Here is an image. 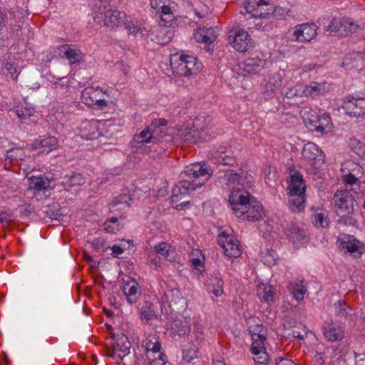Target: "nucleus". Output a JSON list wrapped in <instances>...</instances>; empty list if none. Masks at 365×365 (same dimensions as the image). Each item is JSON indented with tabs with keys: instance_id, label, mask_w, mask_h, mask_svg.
<instances>
[{
	"instance_id": "12",
	"label": "nucleus",
	"mask_w": 365,
	"mask_h": 365,
	"mask_svg": "<svg viewBox=\"0 0 365 365\" xmlns=\"http://www.w3.org/2000/svg\"><path fill=\"white\" fill-rule=\"evenodd\" d=\"M211 160L217 165L234 167L237 164L236 158L231 148L220 146L210 151Z\"/></svg>"
},
{
	"instance_id": "13",
	"label": "nucleus",
	"mask_w": 365,
	"mask_h": 365,
	"mask_svg": "<svg viewBox=\"0 0 365 365\" xmlns=\"http://www.w3.org/2000/svg\"><path fill=\"white\" fill-rule=\"evenodd\" d=\"M334 201L339 212L351 214L354 212L356 202L352 194L346 190H337L334 195Z\"/></svg>"
},
{
	"instance_id": "26",
	"label": "nucleus",
	"mask_w": 365,
	"mask_h": 365,
	"mask_svg": "<svg viewBox=\"0 0 365 365\" xmlns=\"http://www.w3.org/2000/svg\"><path fill=\"white\" fill-rule=\"evenodd\" d=\"M57 147V139L53 136L45 137L41 140L34 141L31 148L33 150H40L38 154L48 153L52 150L56 149Z\"/></svg>"
},
{
	"instance_id": "31",
	"label": "nucleus",
	"mask_w": 365,
	"mask_h": 365,
	"mask_svg": "<svg viewBox=\"0 0 365 365\" xmlns=\"http://www.w3.org/2000/svg\"><path fill=\"white\" fill-rule=\"evenodd\" d=\"M285 232L289 239L294 243L301 242L306 237V232L294 223L287 224Z\"/></svg>"
},
{
	"instance_id": "60",
	"label": "nucleus",
	"mask_w": 365,
	"mask_h": 365,
	"mask_svg": "<svg viewBox=\"0 0 365 365\" xmlns=\"http://www.w3.org/2000/svg\"><path fill=\"white\" fill-rule=\"evenodd\" d=\"M357 221L349 214L341 215L337 220V224L340 225H355Z\"/></svg>"
},
{
	"instance_id": "5",
	"label": "nucleus",
	"mask_w": 365,
	"mask_h": 365,
	"mask_svg": "<svg viewBox=\"0 0 365 365\" xmlns=\"http://www.w3.org/2000/svg\"><path fill=\"white\" fill-rule=\"evenodd\" d=\"M228 41L239 52H246L254 46V41L251 36L240 26H233L229 31Z\"/></svg>"
},
{
	"instance_id": "1",
	"label": "nucleus",
	"mask_w": 365,
	"mask_h": 365,
	"mask_svg": "<svg viewBox=\"0 0 365 365\" xmlns=\"http://www.w3.org/2000/svg\"><path fill=\"white\" fill-rule=\"evenodd\" d=\"M212 175V170L205 163L187 166L181 173L182 180L173 188L171 203L177 210H185L190 204V192L201 187Z\"/></svg>"
},
{
	"instance_id": "20",
	"label": "nucleus",
	"mask_w": 365,
	"mask_h": 365,
	"mask_svg": "<svg viewBox=\"0 0 365 365\" xmlns=\"http://www.w3.org/2000/svg\"><path fill=\"white\" fill-rule=\"evenodd\" d=\"M263 93L265 98H271L282 84V76L279 73L269 74L264 80Z\"/></svg>"
},
{
	"instance_id": "42",
	"label": "nucleus",
	"mask_w": 365,
	"mask_h": 365,
	"mask_svg": "<svg viewBox=\"0 0 365 365\" xmlns=\"http://www.w3.org/2000/svg\"><path fill=\"white\" fill-rule=\"evenodd\" d=\"M324 85L313 82L309 86H303V94L306 97L315 98L324 91Z\"/></svg>"
},
{
	"instance_id": "37",
	"label": "nucleus",
	"mask_w": 365,
	"mask_h": 365,
	"mask_svg": "<svg viewBox=\"0 0 365 365\" xmlns=\"http://www.w3.org/2000/svg\"><path fill=\"white\" fill-rule=\"evenodd\" d=\"M223 284L224 282L221 277L217 275L211 276L207 281V290L215 297H220L223 293Z\"/></svg>"
},
{
	"instance_id": "56",
	"label": "nucleus",
	"mask_w": 365,
	"mask_h": 365,
	"mask_svg": "<svg viewBox=\"0 0 365 365\" xmlns=\"http://www.w3.org/2000/svg\"><path fill=\"white\" fill-rule=\"evenodd\" d=\"M172 329L175 330L180 336L184 335L190 331V327L186 323L181 320L176 319L172 324Z\"/></svg>"
},
{
	"instance_id": "35",
	"label": "nucleus",
	"mask_w": 365,
	"mask_h": 365,
	"mask_svg": "<svg viewBox=\"0 0 365 365\" xmlns=\"http://www.w3.org/2000/svg\"><path fill=\"white\" fill-rule=\"evenodd\" d=\"M194 38L197 42L210 43L215 38V31L212 28H200L194 34Z\"/></svg>"
},
{
	"instance_id": "45",
	"label": "nucleus",
	"mask_w": 365,
	"mask_h": 365,
	"mask_svg": "<svg viewBox=\"0 0 365 365\" xmlns=\"http://www.w3.org/2000/svg\"><path fill=\"white\" fill-rule=\"evenodd\" d=\"M198 349L192 342H188L182 349V359L187 363H190L197 358Z\"/></svg>"
},
{
	"instance_id": "15",
	"label": "nucleus",
	"mask_w": 365,
	"mask_h": 365,
	"mask_svg": "<svg viewBox=\"0 0 365 365\" xmlns=\"http://www.w3.org/2000/svg\"><path fill=\"white\" fill-rule=\"evenodd\" d=\"M218 243L224 250L226 256L237 257L241 255L239 241L233 235L222 232L219 235Z\"/></svg>"
},
{
	"instance_id": "32",
	"label": "nucleus",
	"mask_w": 365,
	"mask_h": 365,
	"mask_svg": "<svg viewBox=\"0 0 365 365\" xmlns=\"http://www.w3.org/2000/svg\"><path fill=\"white\" fill-rule=\"evenodd\" d=\"M306 195L300 193H289V206L294 212H300L305 208Z\"/></svg>"
},
{
	"instance_id": "10",
	"label": "nucleus",
	"mask_w": 365,
	"mask_h": 365,
	"mask_svg": "<svg viewBox=\"0 0 365 365\" xmlns=\"http://www.w3.org/2000/svg\"><path fill=\"white\" fill-rule=\"evenodd\" d=\"M126 15L118 10H107L100 12L94 16L95 21L101 24L103 22L107 27L114 28L124 24Z\"/></svg>"
},
{
	"instance_id": "2",
	"label": "nucleus",
	"mask_w": 365,
	"mask_h": 365,
	"mask_svg": "<svg viewBox=\"0 0 365 365\" xmlns=\"http://www.w3.org/2000/svg\"><path fill=\"white\" fill-rule=\"evenodd\" d=\"M170 63L174 72L181 76L197 73L202 68V63L193 56L175 53L170 56Z\"/></svg>"
},
{
	"instance_id": "64",
	"label": "nucleus",
	"mask_w": 365,
	"mask_h": 365,
	"mask_svg": "<svg viewBox=\"0 0 365 365\" xmlns=\"http://www.w3.org/2000/svg\"><path fill=\"white\" fill-rule=\"evenodd\" d=\"M355 356V365H365V354L354 352Z\"/></svg>"
},
{
	"instance_id": "47",
	"label": "nucleus",
	"mask_w": 365,
	"mask_h": 365,
	"mask_svg": "<svg viewBox=\"0 0 365 365\" xmlns=\"http://www.w3.org/2000/svg\"><path fill=\"white\" fill-rule=\"evenodd\" d=\"M282 95L289 99L297 100L302 98L303 94V86L296 85L291 88H287L282 91Z\"/></svg>"
},
{
	"instance_id": "23",
	"label": "nucleus",
	"mask_w": 365,
	"mask_h": 365,
	"mask_svg": "<svg viewBox=\"0 0 365 365\" xmlns=\"http://www.w3.org/2000/svg\"><path fill=\"white\" fill-rule=\"evenodd\" d=\"M344 102V108L351 115L360 116L365 113V98H355L348 97Z\"/></svg>"
},
{
	"instance_id": "41",
	"label": "nucleus",
	"mask_w": 365,
	"mask_h": 365,
	"mask_svg": "<svg viewBox=\"0 0 365 365\" xmlns=\"http://www.w3.org/2000/svg\"><path fill=\"white\" fill-rule=\"evenodd\" d=\"M140 314L142 320L148 322L152 318L157 317L156 306L150 302H145L140 309Z\"/></svg>"
},
{
	"instance_id": "58",
	"label": "nucleus",
	"mask_w": 365,
	"mask_h": 365,
	"mask_svg": "<svg viewBox=\"0 0 365 365\" xmlns=\"http://www.w3.org/2000/svg\"><path fill=\"white\" fill-rule=\"evenodd\" d=\"M254 356V361L258 364L262 365H266L269 361V355L265 350L259 351V353L252 354Z\"/></svg>"
},
{
	"instance_id": "25",
	"label": "nucleus",
	"mask_w": 365,
	"mask_h": 365,
	"mask_svg": "<svg viewBox=\"0 0 365 365\" xmlns=\"http://www.w3.org/2000/svg\"><path fill=\"white\" fill-rule=\"evenodd\" d=\"M289 193L305 194L306 185L302 174L299 171H294L289 175Z\"/></svg>"
},
{
	"instance_id": "48",
	"label": "nucleus",
	"mask_w": 365,
	"mask_h": 365,
	"mask_svg": "<svg viewBox=\"0 0 365 365\" xmlns=\"http://www.w3.org/2000/svg\"><path fill=\"white\" fill-rule=\"evenodd\" d=\"M253 19V25L259 30L269 31L272 29V23L275 19H272V18L266 17H259L255 18Z\"/></svg>"
},
{
	"instance_id": "24",
	"label": "nucleus",
	"mask_w": 365,
	"mask_h": 365,
	"mask_svg": "<svg viewBox=\"0 0 365 365\" xmlns=\"http://www.w3.org/2000/svg\"><path fill=\"white\" fill-rule=\"evenodd\" d=\"M180 138L186 143L192 144L196 143L199 140H205L206 133L204 129L200 130L197 128H186L180 134Z\"/></svg>"
},
{
	"instance_id": "28",
	"label": "nucleus",
	"mask_w": 365,
	"mask_h": 365,
	"mask_svg": "<svg viewBox=\"0 0 365 365\" xmlns=\"http://www.w3.org/2000/svg\"><path fill=\"white\" fill-rule=\"evenodd\" d=\"M81 138L86 140H95L100 136L98 129V123L96 121H84L80 127V133Z\"/></svg>"
},
{
	"instance_id": "49",
	"label": "nucleus",
	"mask_w": 365,
	"mask_h": 365,
	"mask_svg": "<svg viewBox=\"0 0 365 365\" xmlns=\"http://www.w3.org/2000/svg\"><path fill=\"white\" fill-rule=\"evenodd\" d=\"M343 247L346 249L349 252L360 255L362 254L364 247L361 245V242L358 240H348L343 242Z\"/></svg>"
},
{
	"instance_id": "17",
	"label": "nucleus",
	"mask_w": 365,
	"mask_h": 365,
	"mask_svg": "<svg viewBox=\"0 0 365 365\" xmlns=\"http://www.w3.org/2000/svg\"><path fill=\"white\" fill-rule=\"evenodd\" d=\"M6 160H9L11 163H17L22 170L26 171L28 169L27 163H31L34 158L30 155H27L24 148H14L7 150Z\"/></svg>"
},
{
	"instance_id": "4",
	"label": "nucleus",
	"mask_w": 365,
	"mask_h": 365,
	"mask_svg": "<svg viewBox=\"0 0 365 365\" xmlns=\"http://www.w3.org/2000/svg\"><path fill=\"white\" fill-rule=\"evenodd\" d=\"M28 190L27 193L32 194V197L36 200H41L45 198L49 194V191L52 190L55 185L53 180L42 175H32L28 178Z\"/></svg>"
},
{
	"instance_id": "29",
	"label": "nucleus",
	"mask_w": 365,
	"mask_h": 365,
	"mask_svg": "<svg viewBox=\"0 0 365 365\" xmlns=\"http://www.w3.org/2000/svg\"><path fill=\"white\" fill-rule=\"evenodd\" d=\"M133 199L129 194H120L115 197L109 205L110 212L123 210L130 206Z\"/></svg>"
},
{
	"instance_id": "22",
	"label": "nucleus",
	"mask_w": 365,
	"mask_h": 365,
	"mask_svg": "<svg viewBox=\"0 0 365 365\" xmlns=\"http://www.w3.org/2000/svg\"><path fill=\"white\" fill-rule=\"evenodd\" d=\"M265 62L259 58H249L240 64L244 75H254L259 73L264 68Z\"/></svg>"
},
{
	"instance_id": "55",
	"label": "nucleus",
	"mask_w": 365,
	"mask_h": 365,
	"mask_svg": "<svg viewBox=\"0 0 365 365\" xmlns=\"http://www.w3.org/2000/svg\"><path fill=\"white\" fill-rule=\"evenodd\" d=\"M341 27H342V19L337 20L336 19H333L327 26L326 31H329L331 34H334L335 36H341L340 31Z\"/></svg>"
},
{
	"instance_id": "8",
	"label": "nucleus",
	"mask_w": 365,
	"mask_h": 365,
	"mask_svg": "<svg viewBox=\"0 0 365 365\" xmlns=\"http://www.w3.org/2000/svg\"><path fill=\"white\" fill-rule=\"evenodd\" d=\"M254 197L245 190L237 189L232 190L229 197V202L234 214L240 217L243 215L242 210L250 205Z\"/></svg>"
},
{
	"instance_id": "38",
	"label": "nucleus",
	"mask_w": 365,
	"mask_h": 365,
	"mask_svg": "<svg viewBox=\"0 0 365 365\" xmlns=\"http://www.w3.org/2000/svg\"><path fill=\"white\" fill-rule=\"evenodd\" d=\"M173 37L174 29L171 26H159L155 38L159 44L165 45L170 42Z\"/></svg>"
},
{
	"instance_id": "51",
	"label": "nucleus",
	"mask_w": 365,
	"mask_h": 365,
	"mask_svg": "<svg viewBox=\"0 0 365 365\" xmlns=\"http://www.w3.org/2000/svg\"><path fill=\"white\" fill-rule=\"evenodd\" d=\"M335 312L339 316L346 318L351 312V308L344 302L339 300L334 304Z\"/></svg>"
},
{
	"instance_id": "63",
	"label": "nucleus",
	"mask_w": 365,
	"mask_h": 365,
	"mask_svg": "<svg viewBox=\"0 0 365 365\" xmlns=\"http://www.w3.org/2000/svg\"><path fill=\"white\" fill-rule=\"evenodd\" d=\"M327 357L323 353H317L313 357L312 363L313 365H324Z\"/></svg>"
},
{
	"instance_id": "62",
	"label": "nucleus",
	"mask_w": 365,
	"mask_h": 365,
	"mask_svg": "<svg viewBox=\"0 0 365 365\" xmlns=\"http://www.w3.org/2000/svg\"><path fill=\"white\" fill-rule=\"evenodd\" d=\"M150 6L153 9L156 11L158 14L163 10L164 7L168 6L165 4L164 0H151Z\"/></svg>"
},
{
	"instance_id": "6",
	"label": "nucleus",
	"mask_w": 365,
	"mask_h": 365,
	"mask_svg": "<svg viewBox=\"0 0 365 365\" xmlns=\"http://www.w3.org/2000/svg\"><path fill=\"white\" fill-rule=\"evenodd\" d=\"M245 10L248 17L247 21L251 19L266 17L275 19L274 9L263 0H246L245 2Z\"/></svg>"
},
{
	"instance_id": "34",
	"label": "nucleus",
	"mask_w": 365,
	"mask_h": 365,
	"mask_svg": "<svg viewBox=\"0 0 365 365\" xmlns=\"http://www.w3.org/2000/svg\"><path fill=\"white\" fill-rule=\"evenodd\" d=\"M221 182L228 186L235 185H243L245 178L242 173L234 172L232 170H227L223 176L220 178Z\"/></svg>"
},
{
	"instance_id": "53",
	"label": "nucleus",
	"mask_w": 365,
	"mask_h": 365,
	"mask_svg": "<svg viewBox=\"0 0 365 365\" xmlns=\"http://www.w3.org/2000/svg\"><path fill=\"white\" fill-rule=\"evenodd\" d=\"M250 331L251 333L252 339L256 338L257 340L259 339H263L267 337V329L262 324H256L253 326Z\"/></svg>"
},
{
	"instance_id": "27",
	"label": "nucleus",
	"mask_w": 365,
	"mask_h": 365,
	"mask_svg": "<svg viewBox=\"0 0 365 365\" xmlns=\"http://www.w3.org/2000/svg\"><path fill=\"white\" fill-rule=\"evenodd\" d=\"M246 209L243 210V215L242 217L249 221L259 220L264 215L263 207L261 203L255 199L250 202V205L247 206Z\"/></svg>"
},
{
	"instance_id": "21",
	"label": "nucleus",
	"mask_w": 365,
	"mask_h": 365,
	"mask_svg": "<svg viewBox=\"0 0 365 365\" xmlns=\"http://www.w3.org/2000/svg\"><path fill=\"white\" fill-rule=\"evenodd\" d=\"M122 291L123 294L126 297L128 303L133 304L137 302L138 296L140 294V287L135 279L128 277L127 279H124L123 281Z\"/></svg>"
},
{
	"instance_id": "36",
	"label": "nucleus",
	"mask_w": 365,
	"mask_h": 365,
	"mask_svg": "<svg viewBox=\"0 0 365 365\" xmlns=\"http://www.w3.org/2000/svg\"><path fill=\"white\" fill-rule=\"evenodd\" d=\"M86 182V178L81 173H73L71 175H66L63 178L61 185L63 189L68 190L73 186L82 185Z\"/></svg>"
},
{
	"instance_id": "19",
	"label": "nucleus",
	"mask_w": 365,
	"mask_h": 365,
	"mask_svg": "<svg viewBox=\"0 0 365 365\" xmlns=\"http://www.w3.org/2000/svg\"><path fill=\"white\" fill-rule=\"evenodd\" d=\"M302 155L305 160L314 166L324 163V155L319 147L314 143H307L304 145Z\"/></svg>"
},
{
	"instance_id": "46",
	"label": "nucleus",
	"mask_w": 365,
	"mask_h": 365,
	"mask_svg": "<svg viewBox=\"0 0 365 365\" xmlns=\"http://www.w3.org/2000/svg\"><path fill=\"white\" fill-rule=\"evenodd\" d=\"M1 73L13 80H16L19 74L16 64L9 61L4 62L2 64Z\"/></svg>"
},
{
	"instance_id": "52",
	"label": "nucleus",
	"mask_w": 365,
	"mask_h": 365,
	"mask_svg": "<svg viewBox=\"0 0 365 365\" xmlns=\"http://www.w3.org/2000/svg\"><path fill=\"white\" fill-rule=\"evenodd\" d=\"M104 229L108 233H115L120 230L118 218L112 217L104 223Z\"/></svg>"
},
{
	"instance_id": "9",
	"label": "nucleus",
	"mask_w": 365,
	"mask_h": 365,
	"mask_svg": "<svg viewBox=\"0 0 365 365\" xmlns=\"http://www.w3.org/2000/svg\"><path fill=\"white\" fill-rule=\"evenodd\" d=\"M142 347L144 348L148 359L153 362L160 361V364H163L165 356L161 352L160 343L155 334H149L143 340Z\"/></svg>"
},
{
	"instance_id": "59",
	"label": "nucleus",
	"mask_w": 365,
	"mask_h": 365,
	"mask_svg": "<svg viewBox=\"0 0 365 365\" xmlns=\"http://www.w3.org/2000/svg\"><path fill=\"white\" fill-rule=\"evenodd\" d=\"M351 145V149L361 158H365V143L354 140Z\"/></svg>"
},
{
	"instance_id": "14",
	"label": "nucleus",
	"mask_w": 365,
	"mask_h": 365,
	"mask_svg": "<svg viewBox=\"0 0 365 365\" xmlns=\"http://www.w3.org/2000/svg\"><path fill=\"white\" fill-rule=\"evenodd\" d=\"M318 27L315 24L306 23L298 24L294 28V40L299 43H308L317 35Z\"/></svg>"
},
{
	"instance_id": "44",
	"label": "nucleus",
	"mask_w": 365,
	"mask_h": 365,
	"mask_svg": "<svg viewBox=\"0 0 365 365\" xmlns=\"http://www.w3.org/2000/svg\"><path fill=\"white\" fill-rule=\"evenodd\" d=\"M158 14L160 18L159 26H172L173 22L175 21V16L169 6L164 7L163 10Z\"/></svg>"
},
{
	"instance_id": "30",
	"label": "nucleus",
	"mask_w": 365,
	"mask_h": 365,
	"mask_svg": "<svg viewBox=\"0 0 365 365\" xmlns=\"http://www.w3.org/2000/svg\"><path fill=\"white\" fill-rule=\"evenodd\" d=\"M324 335L328 341H340L344 338V329L340 325L327 324L324 326Z\"/></svg>"
},
{
	"instance_id": "54",
	"label": "nucleus",
	"mask_w": 365,
	"mask_h": 365,
	"mask_svg": "<svg viewBox=\"0 0 365 365\" xmlns=\"http://www.w3.org/2000/svg\"><path fill=\"white\" fill-rule=\"evenodd\" d=\"M170 246L165 242H160L155 246L156 253L159 255L160 259H168L170 255Z\"/></svg>"
},
{
	"instance_id": "57",
	"label": "nucleus",
	"mask_w": 365,
	"mask_h": 365,
	"mask_svg": "<svg viewBox=\"0 0 365 365\" xmlns=\"http://www.w3.org/2000/svg\"><path fill=\"white\" fill-rule=\"evenodd\" d=\"M252 339L253 341L251 346L252 354L259 353V351L265 350L264 342L267 340V337L259 339L258 340L256 338Z\"/></svg>"
},
{
	"instance_id": "40",
	"label": "nucleus",
	"mask_w": 365,
	"mask_h": 365,
	"mask_svg": "<svg viewBox=\"0 0 365 365\" xmlns=\"http://www.w3.org/2000/svg\"><path fill=\"white\" fill-rule=\"evenodd\" d=\"M274 293V292L273 290V287L269 284L259 283L257 285V296L259 298L262 299L263 301L265 302L269 303V302L273 301Z\"/></svg>"
},
{
	"instance_id": "33",
	"label": "nucleus",
	"mask_w": 365,
	"mask_h": 365,
	"mask_svg": "<svg viewBox=\"0 0 365 365\" xmlns=\"http://www.w3.org/2000/svg\"><path fill=\"white\" fill-rule=\"evenodd\" d=\"M62 48L64 49L63 56L68 60L70 64L78 63L83 61L84 55L80 49L68 44L63 45Z\"/></svg>"
},
{
	"instance_id": "39",
	"label": "nucleus",
	"mask_w": 365,
	"mask_h": 365,
	"mask_svg": "<svg viewBox=\"0 0 365 365\" xmlns=\"http://www.w3.org/2000/svg\"><path fill=\"white\" fill-rule=\"evenodd\" d=\"M361 29V26L351 19H342V27H341V36H347L358 33Z\"/></svg>"
},
{
	"instance_id": "16",
	"label": "nucleus",
	"mask_w": 365,
	"mask_h": 365,
	"mask_svg": "<svg viewBox=\"0 0 365 365\" xmlns=\"http://www.w3.org/2000/svg\"><path fill=\"white\" fill-rule=\"evenodd\" d=\"M106 91H103L102 88L97 87L85 88L81 92V99L83 103L86 105L91 107L93 106H98L100 108H103L107 106V101L105 99H101L99 98L101 93H106Z\"/></svg>"
},
{
	"instance_id": "61",
	"label": "nucleus",
	"mask_w": 365,
	"mask_h": 365,
	"mask_svg": "<svg viewBox=\"0 0 365 365\" xmlns=\"http://www.w3.org/2000/svg\"><path fill=\"white\" fill-rule=\"evenodd\" d=\"M314 224L322 227L329 226V220L323 213H317L314 215Z\"/></svg>"
},
{
	"instance_id": "11",
	"label": "nucleus",
	"mask_w": 365,
	"mask_h": 365,
	"mask_svg": "<svg viewBox=\"0 0 365 365\" xmlns=\"http://www.w3.org/2000/svg\"><path fill=\"white\" fill-rule=\"evenodd\" d=\"M304 122L310 125V129L321 133H327L331 130L333 124L331 117L327 113L322 115L312 114L310 117L304 116Z\"/></svg>"
},
{
	"instance_id": "43",
	"label": "nucleus",
	"mask_w": 365,
	"mask_h": 365,
	"mask_svg": "<svg viewBox=\"0 0 365 365\" xmlns=\"http://www.w3.org/2000/svg\"><path fill=\"white\" fill-rule=\"evenodd\" d=\"M11 112L23 120L32 116L34 115V110L26 104H21L14 108V109L11 110Z\"/></svg>"
},
{
	"instance_id": "3",
	"label": "nucleus",
	"mask_w": 365,
	"mask_h": 365,
	"mask_svg": "<svg viewBox=\"0 0 365 365\" xmlns=\"http://www.w3.org/2000/svg\"><path fill=\"white\" fill-rule=\"evenodd\" d=\"M112 338L114 341L106 346L105 355L121 361L130 353L131 344L128 336L123 333L113 334Z\"/></svg>"
},
{
	"instance_id": "7",
	"label": "nucleus",
	"mask_w": 365,
	"mask_h": 365,
	"mask_svg": "<svg viewBox=\"0 0 365 365\" xmlns=\"http://www.w3.org/2000/svg\"><path fill=\"white\" fill-rule=\"evenodd\" d=\"M166 135L164 129L160 127L157 121L153 122L147 126L139 134L135 135L133 141L136 144L143 143H157L161 141V139Z\"/></svg>"
},
{
	"instance_id": "50",
	"label": "nucleus",
	"mask_w": 365,
	"mask_h": 365,
	"mask_svg": "<svg viewBox=\"0 0 365 365\" xmlns=\"http://www.w3.org/2000/svg\"><path fill=\"white\" fill-rule=\"evenodd\" d=\"M302 281L292 283L289 285V290L297 301L300 302L304 299L307 289L302 284Z\"/></svg>"
},
{
	"instance_id": "18",
	"label": "nucleus",
	"mask_w": 365,
	"mask_h": 365,
	"mask_svg": "<svg viewBox=\"0 0 365 365\" xmlns=\"http://www.w3.org/2000/svg\"><path fill=\"white\" fill-rule=\"evenodd\" d=\"M342 66L347 71L361 70L365 67V54L359 51H354L345 56Z\"/></svg>"
}]
</instances>
